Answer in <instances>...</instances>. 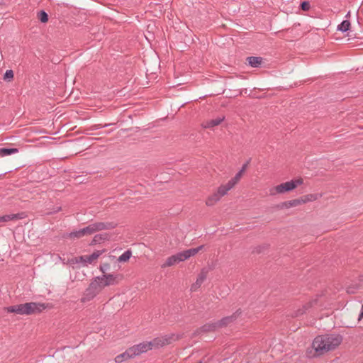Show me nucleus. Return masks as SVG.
Returning <instances> with one entry per match:
<instances>
[{
    "label": "nucleus",
    "instance_id": "2",
    "mask_svg": "<svg viewBox=\"0 0 363 363\" xmlns=\"http://www.w3.org/2000/svg\"><path fill=\"white\" fill-rule=\"evenodd\" d=\"M177 338L175 335H166L164 336L157 337L152 340L140 342L138 345L130 347V349L135 357L145 353L153 349H158L166 345L170 344L172 341L175 340Z\"/></svg>",
    "mask_w": 363,
    "mask_h": 363
},
{
    "label": "nucleus",
    "instance_id": "29",
    "mask_svg": "<svg viewBox=\"0 0 363 363\" xmlns=\"http://www.w3.org/2000/svg\"><path fill=\"white\" fill-rule=\"evenodd\" d=\"M310 7L311 6L308 1H303L301 4V8L303 11H308L310 9Z\"/></svg>",
    "mask_w": 363,
    "mask_h": 363
},
{
    "label": "nucleus",
    "instance_id": "30",
    "mask_svg": "<svg viewBox=\"0 0 363 363\" xmlns=\"http://www.w3.org/2000/svg\"><path fill=\"white\" fill-rule=\"evenodd\" d=\"M301 203H302V201L299 200V199H295V200H292V201H289V204L291 206H295L298 205V204H300Z\"/></svg>",
    "mask_w": 363,
    "mask_h": 363
},
{
    "label": "nucleus",
    "instance_id": "6",
    "mask_svg": "<svg viewBox=\"0 0 363 363\" xmlns=\"http://www.w3.org/2000/svg\"><path fill=\"white\" fill-rule=\"evenodd\" d=\"M100 251L93 252L90 255H84L77 257L69 259L67 264L71 265L72 267H75L77 264H82L83 266H86L88 264L92 263L96 260L100 255Z\"/></svg>",
    "mask_w": 363,
    "mask_h": 363
},
{
    "label": "nucleus",
    "instance_id": "32",
    "mask_svg": "<svg viewBox=\"0 0 363 363\" xmlns=\"http://www.w3.org/2000/svg\"><path fill=\"white\" fill-rule=\"evenodd\" d=\"M111 123H109V124H105L104 125H96V129H99V128H103V127H107V126H109L111 125Z\"/></svg>",
    "mask_w": 363,
    "mask_h": 363
},
{
    "label": "nucleus",
    "instance_id": "15",
    "mask_svg": "<svg viewBox=\"0 0 363 363\" xmlns=\"http://www.w3.org/2000/svg\"><path fill=\"white\" fill-rule=\"evenodd\" d=\"M234 186L230 184V182H228L226 184L221 185L218 187L217 192L220 195L221 197L224 196L228 194V192L233 189Z\"/></svg>",
    "mask_w": 363,
    "mask_h": 363
},
{
    "label": "nucleus",
    "instance_id": "28",
    "mask_svg": "<svg viewBox=\"0 0 363 363\" xmlns=\"http://www.w3.org/2000/svg\"><path fill=\"white\" fill-rule=\"evenodd\" d=\"M13 78V72L11 69H8L6 71L4 75V79L5 81H11Z\"/></svg>",
    "mask_w": 363,
    "mask_h": 363
},
{
    "label": "nucleus",
    "instance_id": "11",
    "mask_svg": "<svg viewBox=\"0 0 363 363\" xmlns=\"http://www.w3.org/2000/svg\"><path fill=\"white\" fill-rule=\"evenodd\" d=\"M224 119H225V117L224 116H221V117H218V118H214V119L208 120V121L203 122V127L204 128H213V127L217 126L219 124H220L221 122H223L224 121Z\"/></svg>",
    "mask_w": 363,
    "mask_h": 363
},
{
    "label": "nucleus",
    "instance_id": "33",
    "mask_svg": "<svg viewBox=\"0 0 363 363\" xmlns=\"http://www.w3.org/2000/svg\"><path fill=\"white\" fill-rule=\"evenodd\" d=\"M363 318V305L362 306V311L359 315L358 320H361Z\"/></svg>",
    "mask_w": 363,
    "mask_h": 363
},
{
    "label": "nucleus",
    "instance_id": "26",
    "mask_svg": "<svg viewBox=\"0 0 363 363\" xmlns=\"http://www.w3.org/2000/svg\"><path fill=\"white\" fill-rule=\"evenodd\" d=\"M243 173L239 171L235 176L232 178L229 182H230V184H232L233 186L240 180Z\"/></svg>",
    "mask_w": 363,
    "mask_h": 363
},
{
    "label": "nucleus",
    "instance_id": "20",
    "mask_svg": "<svg viewBox=\"0 0 363 363\" xmlns=\"http://www.w3.org/2000/svg\"><path fill=\"white\" fill-rule=\"evenodd\" d=\"M350 22L347 20L343 21L340 25L337 26V30L342 32H346L350 29Z\"/></svg>",
    "mask_w": 363,
    "mask_h": 363
},
{
    "label": "nucleus",
    "instance_id": "3",
    "mask_svg": "<svg viewBox=\"0 0 363 363\" xmlns=\"http://www.w3.org/2000/svg\"><path fill=\"white\" fill-rule=\"evenodd\" d=\"M45 308L46 306L45 303L29 302L5 307L4 310L8 313H14L20 315H30L40 313Z\"/></svg>",
    "mask_w": 363,
    "mask_h": 363
},
{
    "label": "nucleus",
    "instance_id": "17",
    "mask_svg": "<svg viewBox=\"0 0 363 363\" xmlns=\"http://www.w3.org/2000/svg\"><path fill=\"white\" fill-rule=\"evenodd\" d=\"M247 60L249 65L252 67H258L262 63V58L259 57H248Z\"/></svg>",
    "mask_w": 363,
    "mask_h": 363
},
{
    "label": "nucleus",
    "instance_id": "27",
    "mask_svg": "<svg viewBox=\"0 0 363 363\" xmlns=\"http://www.w3.org/2000/svg\"><path fill=\"white\" fill-rule=\"evenodd\" d=\"M310 307H311V303L304 305L301 309H298L295 312L294 315L298 316L303 314Z\"/></svg>",
    "mask_w": 363,
    "mask_h": 363
},
{
    "label": "nucleus",
    "instance_id": "14",
    "mask_svg": "<svg viewBox=\"0 0 363 363\" xmlns=\"http://www.w3.org/2000/svg\"><path fill=\"white\" fill-rule=\"evenodd\" d=\"M221 198L222 197L220 195H219V194L216 191L207 198L206 204L208 206H213L216 203L220 201Z\"/></svg>",
    "mask_w": 363,
    "mask_h": 363
},
{
    "label": "nucleus",
    "instance_id": "4",
    "mask_svg": "<svg viewBox=\"0 0 363 363\" xmlns=\"http://www.w3.org/2000/svg\"><path fill=\"white\" fill-rule=\"evenodd\" d=\"M203 245H200L198 247L191 248L183 252H178L176 255H172L166 259L165 262H164L161 267L162 268H165L173 266L180 262L185 261L197 254L200 250L203 249Z\"/></svg>",
    "mask_w": 363,
    "mask_h": 363
},
{
    "label": "nucleus",
    "instance_id": "5",
    "mask_svg": "<svg viewBox=\"0 0 363 363\" xmlns=\"http://www.w3.org/2000/svg\"><path fill=\"white\" fill-rule=\"evenodd\" d=\"M117 224L114 222H96L89 224L85 228H82L84 236L90 235L96 232L110 230L116 228Z\"/></svg>",
    "mask_w": 363,
    "mask_h": 363
},
{
    "label": "nucleus",
    "instance_id": "10",
    "mask_svg": "<svg viewBox=\"0 0 363 363\" xmlns=\"http://www.w3.org/2000/svg\"><path fill=\"white\" fill-rule=\"evenodd\" d=\"M134 357H135V356H134L130 347H129L124 352L117 355L115 357V362H116V363H122L128 359H132Z\"/></svg>",
    "mask_w": 363,
    "mask_h": 363
},
{
    "label": "nucleus",
    "instance_id": "13",
    "mask_svg": "<svg viewBox=\"0 0 363 363\" xmlns=\"http://www.w3.org/2000/svg\"><path fill=\"white\" fill-rule=\"evenodd\" d=\"M108 285H116L122 279V276L120 274H104Z\"/></svg>",
    "mask_w": 363,
    "mask_h": 363
},
{
    "label": "nucleus",
    "instance_id": "16",
    "mask_svg": "<svg viewBox=\"0 0 363 363\" xmlns=\"http://www.w3.org/2000/svg\"><path fill=\"white\" fill-rule=\"evenodd\" d=\"M21 218H23V217L19 213L4 215L0 216V223H5L12 220H18Z\"/></svg>",
    "mask_w": 363,
    "mask_h": 363
},
{
    "label": "nucleus",
    "instance_id": "18",
    "mask_svg": "<svg viewBox=\"0 0 363 363\" xmlns=\"http://www.w3.org/2000/svg\"><path fill=\"white\" fill-rule=\"evenodd\" d=\"M109 237L110 235L108 233L97 234L94 237L91 243L93 245L100 243L104 240H108Z\"/></svg>",
    "mask_w": 363,
    "mask_h": 363
},
{
    "label": "nucleus",
    "instance_id": "1",
    "mask_svg": "<svg viewBox=\"0 0 363 363\" xmlns=\"http://www.w3.org/2000/svg\"><path fill=\"white\" fill-rule=\"evenodd\" d=\"M342 340V336L337 334L318 335L313 340L312 347L316 355H321L336 348Z\"/></svg>",
    "mask_w": 363,
    "mask_h": 363
},
{
    "label": "nucleus",
    "instance_id": "24",
    "mask_svg": "<svg viewBox=\"0 0 363 363\" xmlns=\"http://www.w3.org/2000/svg\"><path fill=\"white\" fill-rule=\"evenodd\" d=\"M320 197L319 195L317 194H308L304 196V199H302V203H306L308 201H313L317 200Z\"/></svg>",
    "mask_w": 363,
    "mask_h": 363
},
{
    "label": "nucleus",
    "instance_id": "23",
    "mask_svg": "<svg viewBox=\"0 0 363 363\" xmlns=\"http://www.w3.org/2000/svg\"><path fill=\"white\" fill-rule=\"evenodd\" d=\"M131 257V252L130 250H127L124 252L119 257L118 261L121 262H124L128 261Z\"/></svg>",
    "mask_w": 363,
    "mask_h": 363
},
{
    "label": "nucleus",
    "instance_id": "19",
    "mask_svg": "<svg viewBox=\"0 0 363 363\" xmlns=\"http://www.w3.org/2000/svg\"><path fill=\"white\" fill-rule=\"evenodd\" d=\"M17 152H18V149H17V148H7V147L0 148V157H5L7 155H11L12 154H15Z\"/></svg>",
    "mask_w": 363,
    "mask_h": 363
},
{
    "label": "nucleus",
    "instance_id": "7",
    "mask_svg": "<svg viewBox=\"0 0 363 363\" xmlns=\"http://www.w3.org/2000/svg\"><path fill=\"white\" fill-rule=\"evenodd\" d=\"M302 179L291 180L277 185L269 189L271 195H276L277 194H284L285 192L294 189L298 185L302 184Z\"/></svg>",
    "mask_w": 363,
    "mask_h": 363
},
{
    "label": "nucleus",
    "instance_id": "34",
    "mask_svg": "<svg viewBox=\"0 0 363 363\" xmlns=\"http://www.w3.org/2000/svg\"><path fill=\"white\" fill-rule=\"evenodd\" d=\"M61 210V207H57L56 208H55L54 210V213H56V212H58Z\"/></svg>",
    "mask_w": 363,
    "mask_h": 363
},
{
    "label": "nucleus",
    "instance_id": "25",
    "mask_svg": "<svg viewBox=\"0 0 363 363\" xmlns=\"http://www.w3.org/2000/svg\"><path fill=\"white\" fill-rule=\"evenodd\" d=\"M38 18L42 23H46L48 21V15L44 11H40L38 12Z\"/></svg>",
    "mask_w": 363,
    "mask_h": 363
},
{
    "label": "nucleus",
    "instance_id": "9",
    "mask_svg": "<svg viewBox=\"0 0 363 363\" xmlns=\"http://www.w3.org/2000/svg\"><path fill=\"white\" fill-rule=\"evenodd\" d=\"M236 318V315H233L231 316H227L222 318L220 320L213 323H207L204 325L201 330L204 332L215 330L217 328L225 326L228 325L230 323L233 322Z\"/></svg>",
    "mask_w": 363,
    "mask_h": 363
},
{
    "label": "nucleus",
    "instance_id": "21",
    "mask_svg": "<svg viewBox=\"0 0 363 363\" xmlns=\"http://www.w3.org/2000/svg\"><path fill=\"white\" fill-rule=\"evenodd\" d=\"M94 279L96 281V282H98L101 290L105 286H109L108 282L106 281V279L104 275H102L101 277H96V278H94Z\"/></svg>",
    "mask_w": 363,
    "mask_h": 363
},
{
    "label": "nucleus",
    "instance_id": "8",
    "mask_svg": "<svg viewBox=\"0 0 363 363\" xmlns=\"http://www.w3.org/2000/svg\"><path fill=\"white\" fill-rule=\"evenodd\" d=\"M102 290L100 288L99 284L94 279L89 284L87 289L85 290L83 296L82 298V302H86L92 300L95 298Z\"/></svg>",
    "mask_w": 363,
    "mask_h": 363
},
{
    "label": "nucleus",
    "instance_id": "31",
    "mask_svg": "<svg viewBox=\"0 0 363 363\" xmlns=\"http://www.w3.org/2000/svg\"><path fill=\"white\" fill-rule=\"evenodd\" d=\"M248 163H249V162H247L246 163H245L242 165L241 169L240 170L241 172L244 173L245 172V170H246V169L247 167Z\"/></svg>",
    "mask_w": 363,
    "mask_h": 363
},
{
    "label": "nucleus",
    "instance_id": "22",
    "mask_svg": "<svg viewBox=\"0 0 363 363\" xmlns=\"http://www.w3.org/2000/svg\"><path fill=\"white\" fill-rule=\"evenodd\" d=\"M69 238H73V239H75V238H83L84 237V234H83V230L82 229H79V230H74V231H72L71 233H69L67 235Z\"/></svg>",
    "mask_w": 363,
    "mask_h": 363
},
{
    "label": "nucleus",
    "instance_id": "12",
    "mask_svg": "<svg viewBox=\"0 0 363 363\" xmlns=\"http://www.w3.org/2000/svg\"><path fill=\"white\" fill-rule=\"evenodd\" d=\"M206 279V274L204 272H201L198 276L196 282L191 285V291H196L201 286Z\"/></svg>",
    "mask_w": 363,
    "mask_h": 363
}]
</instances>
